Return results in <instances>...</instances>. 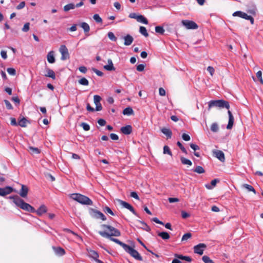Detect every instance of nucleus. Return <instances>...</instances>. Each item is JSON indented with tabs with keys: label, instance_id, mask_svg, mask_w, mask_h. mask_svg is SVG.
Returning a JSON list of instances; mask_svg holds the SVG:
<instances>
[{
	"label": "nucleus",
	"instance_id": "680f3d73",
	"mask_svg": "<svg viewBox=\"0 0 263 263\" xmlns=\"http://www.w3.org/2000/svg\"><path fill=\"white\" fill-rule=\"evenodd\" d=\"M145 67V65L143 64H139L137 66V70L138 71H142Z\"/></svg>",
	"mask_w": 263,
	"mask_h": 263
},
{
	"label": "nucleus",
	"instance_id": "58836bf2",
	"mask_svg": "<svg viewBox=\"0 0 263 263\" xmlns=\"http://www.w3.org/2000/svg\"><path fill=\"white\" fill-rule=\"evenodd\" d=\"M194 172L197 173L198 174H202L204 173L205 171L204 168L200 166H197L194 170Z\"/></svg>",
	"mask_w": 263,
	"mask_h": 263
},
{
	"label": "nucleus",
	"instance_id": "72a5a7b5",
	"mask_svg": "<svg viewBox=\"0 0 263 263\" xmlns=\"http://www.w3.org/2000/svg\"><path fill=\"white\" fill-rule=\"evenodd\" d=\"M176 256L180 259L184 260L188 262L192 261V258L190 256H183L182 255H176Z\"/></svg>",
	"mask_w": 263,
	"mask_h": 263
},
{
	"label": "nucleus",
	"instance_id": "37998d69",
	"mask_svg": "<svg viewBox=\"0 0 263 263\" xmlns=\"http://www.w3.org/2000/svg\"><path fill=\"white\" fill-rule=\"evenodd\" d=\"M192 237V234L190 233H187L184 234L182 237L181 241H186Z\"/></svg>",
	"mask_w": 263,
	"mask_h": 263
},
{
	"label": "nucleus",
	"instance_id": "c756f323",
	"mask_svg": "<svg viewBox=\"0 0 263 263\" xmlns=\"http://www.w3.org/2000/svg\"><path fill=\"white\" fill-rule=\"evenodd\" d=\"M75 8V5L74 4L70 3L64 6L63 9L65 11L67 12L71 9H74Z\"/></svg>",
	"mask_w": 263,
	"mask_h": 263
},
{
	"label": "nucleus",
	"instance_id": "f257e3e1",
	"mask_svg": "<svg viewBox=\"0 0 263 263\" xmlns=\"http://www.w3.org/2000/svg\"><path fill=\"white\" fill-rule=\"evenodd\" d=\"M102 228L104 230L99 231V234L103 237L110 238L111 236H119L120 232L115 228L106 224H102Z\"/></svg>",
	"mask_w": 263,
	"mask_h": 263
},
{
	"label": "nucleus",
	"instance_id": "338daca9",
	"mask_svg": "<svg viewBox=\"0 0 263 263\" xmlns=\"http://www.w3.org/2000/svg\"><path fill=\"white\" fill-rule=\"evenodd\" d=\"M25 3L24 2H22L21 3H20V4L19 5H18L16 6V9L18 10L23 9L25 7Z\"/></svg>",
	"mask_w": 263,
	"mask_h": 263
},
{
	"label": "nucleus",
	"instance_id": "7ed1b4c3",
	"mask_svg": "<svg viewBox=\"0 0 263 263\" xmlns=\"http://www.w3.org/2000/svg\"><path fill=\"white\" fill-rule=\"evenodd\" d=\"M70 197L82 204L87 205H91L93 204V202L90 198L81 194H72L70 195Z\"/></svg>",
	"mask_w": 263,
	"mask_h": 263
},
{
	"label": "nucleus",
	"instance_id": "de8ad7c7",
	"mask_svg": "<svg viewBox=\"0 0 263 263\" xmlns=\"http://www.w3.org/2000/svg\"><path fill=\"white\" fill-rule=\"evenodd\" d=\"M80 126L85 131H88L90 129V126L86 123L83 122L81 124Z\"/></svg>",
	"mask_w": 263,
	"mask_h": 263
},
{
	"label": "nucleus",
	"instance_id": "2eb2a0df",
	"mask_svg": "<svg viewBox=\"0 0 263 263\" xmlns=\"http://www.w3.org/2000/svg\"><path fill=\"white\" fill-rule=\"evenodd\" d=\"M87 250L88 256L93 260L97 259L99 257V254L97 251L92 250L91 248L87 249Z\"/></svg>",
	"mask_w": 263,
	"mask_h": 263
},
{
	"label": "nucleus",
	"instance_id": "39448f33",
	"mask_svg": "<svg viewBox=\"0 0 263 263\" xmlns=\"http://www.w3.org/2000/svg\"><path fill=\"white\" fill-rule=\"evenodd\" d=\"M89 214L90 216L96 219H100L103 221L106 219L105 216L99 211L90 208L89 209Z\"/></svg>",
	"mask_w": 263,
	"mask_h": 263
},
{
	"label": "nucleus",
	"instance_id": "473e14b6",
	"mask_svg": "<svg viewBox=\"0 0 263 263\" xmlns=\"http://www.w3.org/2000/svg\"><path fill=\"white\" fill-rule=\"evenodd\" d=\"M158 235L161 237L163 239H168L170 238V235L168 233L166 232H159Z\"/></svg>",
	"mask_w": 263,
	"mask_h": 263
},
{
	"label": "nucleus",
	"instance_id": "a211bd4d",
	"mask_svg": "<svg viewBox=\"0 0 263 263\" xmlns=\"http://www.w3.org/2000/svg\"><path fill=\"white\" fill-rule=\"evenodd\" d=\"M47 59L49 63L52 64L55 62L54 52L53 51H50L47 55Z\"/></svg>",
	"mask_w": 263,
	"mask_h": 263
},
{
	"label": "nucleus",
	"instance_id": "393cba45",
	"mask_svg": "<svg viewBox=\"0 0 263 263\" xmlns=\"http://www.w3.org/2000/svg\"><path fill=\"white\" fill-rule=\"evenodd\" d=\"M161 132L164 134L167 138H171L172 135V132L170 129L167 128H162L161 129Z\"/></svg>",
	"mask_w": 263,
	"mask_h": 263
},
{
	"label": "nucleus",
	"instance_id": "b1692460",
	"mask_svg": "<svg viewBox=\"0 0 263 263\" xmlns=\"http://www.w3.org/2000/svg\"><path fill=\"white\" fill-rule=\"evenodd\" d=\"M47 73L45 74V77L52 78L53 80L55 79V75L54 72L49 68L46 69Z\"/></svg>",
	"mask_w": 263,
	"mask_h": 263
},
{
	"label": "nucleus",
	"instance_id": "20e7f679",
	"mask_svg": "<svg viewBox=\"0 0 263 263\" xmlns=\"http://www.w3.org/2000/svg\"><path fill=\"white\" fill-rule=\"evenodd\" d=\"M213 106L218 107L220 108H226L229 109L230 105L228 101L223 100H212L209 103V108Z\"/></svg>",
	"mask_w": 263,
	"mask_h": 263
},
{
	"label": "nucleus",
	"instance_id": "6e6552de",
	"mask_svg": "<svg viewBox=\"0 0 263 263\" xmlns=\"http://www.w3.org/2000/svg\"><path fill=\"white\" fill-rule=\"evenodd\" d=\"M59 50L62 55L61 58L62 60L64 61L69 58L68 50L66 46L61 45Z\"/></svg>",
	"mask_w": 263,
	"mask_h": 263
},
{
	"label": "nucleus",
	"instance_id": "9d476101",
	"mask_svg": "<svg viewBox=\"0 0 263 263\" xmlns=\"http://www.w3.org/2000/svg\"><path fill=\"white\" fill-rule=\"evenodd\" d=\"M13 191V189L11 186H6L5 187L0 188V196H5L11 193Z\"/></svg>",
	"mask_w": 263,
	"mask_h": 263
},
{
	"label": "nucleus",
	"instance_id": "f704fd0d",
	"mask_svg": "<svg viewBox=\"0 0 263 263\" xmlns=\"http://www.w3.org/2000/svg\"><path fill=\"white\" fill-rule=\"evenodd\" d=\"M139 32L145 37H147L148 36V33H147V30L145 27L140 26L139 28Z\"/></svg>",
	"mask_w": 263,
	"mask_h": 263
},
{
	"label": "nucleus",
	"instance_id": "5701e85b",
	"mask_svg": "<svg viewBox=\"0 0 263 263\" xmlns=\"http://www.w3.org/2000/svg\"><path fill=\"white\" fill-rule=\"evenodd\" d=\"M107 62L108 64L104 66V68L108 71L114 70L115 69L112 60L111 59H108Z\"/></svg>",
	"mask_w": 263,
	"mask_h": 263
},
{
	"label": "nucleus",
	"instance_id": "f03ea898",
	"mask_svg": "<svg viewBox=\"0 0 263 263\" xmlns=\"http://www.w3.org/2000/svg\"><path fill=\"white\" fill-rule=\"evenodd\" d=\"M9 198L12 199L14 203L22 210L31 213L35 212V210L33 206L24 202V201L18 196H10Z\"/></svg>",
	"mask_w": 263,
	"mask_h": 263
},
{
	"label": "nucleus",
	"instance_id": "aec40b11",
	"mask_svg": "<svg viewBox=\"0 0 263 263\" xmlns=\"http://www.w3.org/2000/svg\"><path fill=\"white\" fill-rule=\"evenodd\" d=\"M80 26L84 30L86 35H89L88 32L90 30L89 25L87 23L83 22L80 24Z\"/></svg>",
	"mask_w": 263,
	"mask_h": 263
},
{
	"label": "nucleus",
	"instance_id": "bf43d9fd",
	"mask_svg": "<svg viewBox=\"0 0 263 263\" xmlns=\"http://www.w3.org/2000/svg\"><path fill=\"white\" fill-rule=\"evenodd\" d=\"M182 138L185 141H190L191 139L190 136L186 134H183L182 136Z\"/></svg>",
	"mask_w": 263,
	"mask_h": 263
},
{
	"label": "nucleus",
	"instance_id": "c85d7f7f",
	"mask_svg": "<svg viewBox=\"0 0 263 263\" xmlns=\"http://www.w3.org/2000/svg\"><path fill=\"white\" fill-rule=\"evenodd\" d=\"M137 21L138 22L142 23L144 24H148V21H147V19L142 15H139V16L137 17Z\"/></svg>",
	"mask_w": 263,
	"mask_h": 263
},
{
	"label": "nucleus",
	"instance_id": "412c9836",
	"mask_svg": "<svg viewBox=\"0 0 263 263\" xmlns=\"http://www.w3.org/2000/svg\"><path fill=\"white\" fill-rule=\"evenodd\" d=\"M124 44L126 46H129V45H131L134 40L133 37L129 34L124 36Z\"/></svg>",
	"mask_w": 263,
	"mask_h": 263
},
{
	"label": "nucleus",
	"instance_id": "4c0bfd02",
	"mask_svg": "<svg viewBox=\"0 0 263 263\" xmlns=\"http://www.w3.org/2000/svg\"><path fill=\"white\" fill-rule=\"evenodd\" d=\"M242 186L244 188L248 190L249 191L253 192L255 194H256V191H255V189H254V187L252 185L248 184H243L242 185Z\"/></svg>",
	"mask_w": 263,
	"mask_h": 263
},
{
	"label": "nucleus",
	"instance_id": "ddd939ff",
	"mask_svg": "<svg viewBox=\"0 0 263 263\" xmlns=\"http://www.w3.org/2000/svg\"><path fill=\"white\" fill-rule=\"evenodd\" d=\"M215 156L220 161L224 162L225 160L224 154L221 151L216 150L213 152Z\"/></svg>",
	"mask_w": 263,
	"mask_h": 263
},
{
	"label": "nucleus",
	"instance_id": "49530a36",
	"mask_svg": "<svg viewBox=\"0 0 263 263\" xmlns=\"http://www.w3.org/2000/svg\"><path fill=\"white\" fill-rule=\"evenodd\" d=\"M202 259L204 263H214L213 261L207 256H203Z\"/></svg>",
	"mask_w": 263,
	"mask_h": 263
},
{
	"label": "nucleus",
	"instance_id": "774afa93",
	"mask_svg": "<svg viewBox=\"0 0 263 263\" xmlns=\"http://www.w3.org/2000/svg\"><path fill=\"white\" fill-rule=\"evenodd\" d=\"M159 93L161 96H164L165 95V90L163 88H160L159 89Z\"/></svg>",
	"mask_w": 263,
	"mask_h": 263
},
{
	"label": "nucleus",
	"instance_id": "052dcab7",
	"mask_svg": "<svg viewBox=\"0 0 263 263\" xmlns=\"http://www.w3.org/2000/svg\"><path fill=\"white\" fill-rule=\"evenodd\" d=\"M130 197L137 199L139 200V197L137 194V193L135 192H132L130 193Z\"/></svg>",
	"mask_w": 263,
	"mask_h": 263
},
{
	"label": "nucleus",
	"instance_id": "5fc2aeb1",
	"mask_svg": "<svg viewBox=\"0 0 263 263\" xmlns=\"http://www.w3.org/2000/svg\"><path fill=\"white\" fill-rule=\"evenodd\" d=\"M29 30V23H25L22 28V31L24 32H27Z\"/></svg>",
	"mask_w": 263,
	"mask_h": 263
},
{
	"label": "nucleus",
	"instance_id": "f3484780",
	"mask_svg": "<svg viewBox=\"0 0 263 263\" xmlns=\"http://www.w3.org/2000/svg\"><path fill=\"white\" fill-rule=\"evenodd\" d=\"M47 211V209L46 206L45 205H42L37 210H35L34 213H36L39 216H41L43 214L46 213Z\"/></svg>",
	"mask_w": 263,
	"mask_h": 263
},
{
	"label": "nucleus",
	"instance_id": "4468645a",
	"mask_svg": "<svg viewBox=\"0 0 263 263\" xmlns=\"http://www.w3.org/2000/svg\"><path fill=\"white\" fill-rule=\"evenodd\" d=\"M28 188L27 186L22 184L21 189L20 191L19 194L21 197L23 198H26L28 193Z\"/></svg>",
	"mask_w": 263,
	"mask_h": 263
},
{
	"label": "nucleus",
	"instance_id": "a18cd8bd",
	"mask_svg": "<svg viewBox=\"0 0 263 263\" xmlns=\"http://www.w3.org/2000/svg\"><path fill=\"white\" fill-rule=\"evenodd\" d=\"M103 211L106 214H109L112 216L114 215V213L112 211V210L108 206H105L103 209Z\"/></svg>",
	"mask_w": 263,
	"mask_h": 263
},
{
	"label": "nucleus",
	"instance_id": "c9c22d12",
	"mask_svg": "<svg viewBox=\"0 0 263 263\" xmlns=\"http://www.w3.org/2000/svg\"><path fill=\"white\" fill-rule=\"evenodd\" d=\"M78 83L82 85L88 86L89 85V82L85 78H82L78 81Z\"/></svg>",
	"mask_w": 263,
	"mask_h": 263
},
{
	"label": "nucleus",
	"instance_id": "7c9ffc66",
	"mask_svg": "<svg viewBox=\"0 0 263 263\" xmlns=\"http://www.w3.org/2000/svg\"><path fill=\"white\" fill-rule=\"evenodd\" d=\"M29 151L31 154H36L40 153V150L37 147L29 146Z\"/></svg>",
	"mask_w": 263,
	"mask_h": 263
},
{
	"label": "nucleus",
	"instance_id": "2f4dec72",
	"mask_svg": "<svg viewBox=\"0 0 263 263\" xmlns=\"http://www.w3.org/2000/svg\"><path fill=\"white\" fill-rule=\"evenodd\" d=\"M180 160L183 164L187 165L189 166H191L192 165V162L191 161L184 157H181Z\"/></svg>",
	"mask_w": 263,
	"mask_h": 263
},
{
	"label": "nucleus",
	"instance_id": "e433bc0d",
	"mask_svg": "<svg viewBox=\"0 0 263 263\" xmlns=\"http://www.w3.org/2000/svg\"><path fill=\"white\" fill-rule=\"evenodd\" d=\"M155 31L156 32L160 34H163L165 30L163 27L160 26H158L155 27Z\"/></svg>",
	"mask_w": 263,
	"mask_h": 263
},
{
	"label": "nucleus",
	"instance_id": "8fccbe9b",
	"mask_svg": "<svg viewBox=\"0 0 263 263\" xmlns=\"http://www.w3.org/2000/svg\"><path fill=\"white\" fill-rule=\"evenodd\" d=\"M7 71L10 75L14 76L16 74V70L13 68H8Z\"/></svg>",
	"mask_w": 263,
	"mask_h": 263
},
{
	"label": "nucleus",
	"instance_id": "09e8293b",
	"mask_svg": "<svg viewBox=\"0 0 263 263\" xmlns=\"http://www.w3.org/2000/svg\"><path fill=\"white\" fill-rule=\"evenodd\" d=\"M108 38L112 41H116L117 37L115 36L114 34L112 32H109L108 33Z\"/></svg>",
	"mask_w": 263,
	"mask_h": 263
},
{
	"label": "nucleus",
	"instance_id": "423d86ee",
	"mask_svg": "<svg viewBox=\"0 0 263 263\" xmlns=\"http://www.w3.org/2000/svg\"><path fill=\"white\" fill-rule=\"evenodd\" d=\"M125 251L137 260H142V257L134 248H124Z\"/></svg>",
	"mask_w": 263,
	"mask_h": 263
},
{
	"label": "nucleus",
	"instance_id": "dca6fc26",
	"mask_svg": "<svg viewBox=\"0 0 263 263\" xmlns=\"http://www.w3.org/2000/svg\"><path fill=\"white\" fill-rule=\"evenodd\" d=\"M233 16H239L240 17L245 18V19H246L247 20H248L250 16V15H248L247 13H246L245 12H243L242 11H238L235 12L233 14Z\"/></svg>",
	"mask_w": 263,
	"mask_h": 263
},
{
	"label": "nucleus",
	"instance_id": "cd10ccee",
	"mask_svg": "<svg viewBox=\"0 0 263 263\" xmlns=\"http://www.w3.org/2000/svg\"><path fill=\"white\" fill-rule=\"evenodd\" d=\"M123 114L124 115L129 116V115H133L134 114V111L130 107H128L125 108L123 110Z\"/></svg>",
	"mask_w": 263,
	"mask_h": 263
},
{
	"label": "nucleus",
	"instance_id": "ea45409f",
	"mask_svg": "<svg viewBox=\"0 0 263 263\" xmlns=\"http://www.w3.org/2000/svg\"><path fill=\"white\" fill-rule=\"evenodd\" d=\"M163 154H168L170 156L172 155V153L168 146L165 145L163 147Z\"/></svg>",
	"mask_w": 263,
	"mask_h": 263
},
{
	"label": "nucleus",
	"instance_id": "6e6d98bb",
	"mask_svg": "<svg viewBox=\"0 0 263 263\" xmlns=\"http://www.w3.org/2000/svg\"><path fill=\"white\" fill-rule=\"evenodd\" d=\"M4 102L5 103L6 107L8 109H11L13 108V107L10 102L7 100H4Z\"/></svg>",
	"mask_w": 263,
	"mask_h": 263
},
{
	"label": "nucleus",
	"instance_id": "e2e57ef3",
	"mask_svg": "<svg viewBox=\"0 0 263 263\" xmlns=\"http://www.w3.org/2000/svg\"><path fill=\"white\" fill-rule=\"evenodd\" d=\"M79 70L83 73H85L87 71V68L84 66L79 67Z\"/></svg>",
	"mask_w": 263,
	"mask_h": 263
},
{
	"label": "nucleus",
	"instance_id": "13d9d810",
	"mask_svg": "<svg viewBox=\"0 0 263 263\" xmlns=\"http://www.w3.org/2000/svg\"><path fill=\"white\" fill-rule=\"evenodd\" d=\"M248 12L251 14L255 15L256 12V8L255 6H253L252 8L248 10Z\"/></svg>",
	"mask_w": 263,
	"mask_h": 263
},
{
	"label": "nucleus",
	"instance_id": "c03bdc74",
	"mask_svg": "<svg viewBox=\"0 0 263 263\" xmlns=\"http://www.w3.org/2000/svg\"><path fill=\"white\" fill-rule=\"evenodd\" d=\"M111 240L114 241L116 242H117L118 244L121 245L122 247H128L127 245L122 243L120 240H119L117 239L113 238H112V236H111L110 238H109Z\"/></svg>",
	"mask_w": 263,
	"mask_h": 263
},
{
	"label": "nucleus",
	"instance_id": "0e129e2a",
	"mask_svg": "<svg viewBox=\"0 0 263 263\" xmlns=\"http://www.w3.org/2000/svg\"><path fill=\"white\" fill-rule=\"evenodd\" d=\"M106 121L104 119H100L99 120H98V123L100 125V126H104L105 124H106Z\"/></svg>",
	"mask_w": 263,
	"mask_h": 263
},
{
	"label": "nucleus",
	"instance_id": "603ef678",
	"mask_svg": "<svg viewBox=\"0 0 263 263\" xmlns=\"http://www.w3.org/2000/svg\"><path fill=\"white\" fill-rule=\"evenodd\" d=\"M194 253L202 255L203 253V250L201 249L202 248H194Z\"/></svg>",
	"mask_w": 263,
	"mask_h": 263
},
{
	"label": "nucleus",
	"instance_id": "864d4df0",
	"mask_svg": "<svg viewBox=\"0 0 263 263\" xmlns=\"http://www.w3.org/2000/svg\"><path fill=\"white\" fill-rule=\"evenodd\" d=\"M262 73H261V71H258L257 73H256V77H257V78L259 80V81L261 83V84H263V80L262 79Z\"/></svg>",
	"mask_w": 263,
	"mask_h": 263
},
{
	"label": "nucleus",
	"instance_id": "0eeeda50",
	"mask_svg": "<svg viewBox=\"0 0 263 263\" xmlns=\"http://www.w3.org/2000/svg\"><path fill=\"white\" fill-rule=\"evenodd\" d=\"M181 23L187 29H196L198 28L197 24L192 21L182 20Z\"/></svg>",
	"mask_w": 263,
	"mask_h": 263
},
{
	"label": "nucleus",
	"instance_id": "69168bd1",
	"mask_svg": "<svg viewBox=\"0 0 263 263\" xmlns=\"http://www.w3.org/2000/svg\"><path fill=\"white\" fill-rule=\"evenodd\" d=\"M110 138L113 140H117L119 139V137L116 134H111L110 135Z\"/></svg>",
	"mask_w": 263,
	"mask_h": 263
},
{
	"label": "nucleus",
	"instance_id": "bb28decb",
	"mask_svg": "<svg viewBox=\"0 0 263 263\" xmlns=\"http://www.w3.org/2000/svg\"><path fill=\"white\" fill-rule=\"evenodd\" d=\"M28 123L29 121L25 118H23L18 121V124L22 127H25Z\"/></svg>",
	"mask_w": 263,
	"mask_h": 263
},
{
	"label": "nucleus",
	"instance_id": "1a4fd4ad",
	"mask_svg": "<svg viewBox=\"0 0 263 263\" xmlns=\"http://www.w3.org/2000/svg\"><path fill=\"white\" fill-rule=\"evenodd\" d=\"M117 201L123 207L129 210L130 212H132L135 215H137L136 212L135 211L134 209L130 204H129L128 203H127L125 201H124L122 200H120V199H118Z\"/></svg>",
	"mask_w": 263,
	"mask_h": 263
},
{
	"label": "nucleus",
	"instance_id": "f8f14e48",
	"mask_svg": "<svg viewBox=\"0 0 263 263\" xmlns=\"http://www.w3.org/2000/svg\"><path fill=\"white\" fill-rule=\"evenodd\" d=\"M228 115H229V122H228V124L227 126V128L228 129H231L233 127L234 119V117L230 110H229L228 111Z\"/></svg>",
	"mask_w": 263,
	"mask_h": 263
},
{
	"label": "nucleus",
	"instance_id": "4d7b16f0",
	"mask_svg": "<svg viewBox=\"0 0 263 263\" xmlns=\"http://www.w3.org/2000/svg\"><path fill=\"white\" fill-rule=\"evenodd\" d=\"M207 70L209 71V72L210 73L211 76H213L214 74V73L215 72L214 68L212 66H208L207 68Z\"/></svg>",
	"mask_w": 263,
	"mask_h": 263
},
{
	"label": "nucleus",
	"instance_id": "3c124183",
	"mask_svg": "<svg viewBox=\"0 0 263 263\" xmlns=\"http://www.w3.org/2000/svg\"><path fill=\"white\" fill-rule=\"evenodd\" d=\"M177 145L179 147V148L181 149L182 152L185 154H187V151L185 147L182 145V144L179 141H178L177 143Z\"/></svg>",
	"mask_w": 263,
	"mask_h": 263
},
{
	"label": "nucleus",
	"instance_id": "a878e982",
	"mask_svg": "<svg viewBox=\"0 0 263 263\" xmlns=\"http://www.w3.org/2000/svg\"><path fill=\"white\" fill-rule=\"evenodd\" d=\"M219 182V180L218 179H214L212 180L211 182V184H205V187L206 189L209 190L212 189L216 184V183Z\"/></svg>",
	"mask_w": 263,
	"mask_h": 263
},
{
	"label": "nucleus",
	"instance_id": "79ce46f5",
	"mask_svg": "<svg viewBox=\"0 0 263 263\" xmlns=\"http://www.w3.org/2000/svg\"><path fill=\"white\" fill-rule=\"evenodd\" d=\"M93 18L98 23H101L102 22V19L98 14H94Z\"/></svg>",
	"mask_w": 263,
	"mask_h": 263
},
{
	"label": "nucleus",
	"instance_id": "6ab92c4d",
	"mask_svg": "<svg viewBox=\"0 0 263 263\" xmlns=\"http://www.w3.org/2000/svg\"><path fill=\"white\" fill-rule=\"evenodd\" d=\"M121 131L125 135H129L132 132V127L130 125H126L121 128Z\"/></svg>",
	"mask_w": 263,
	"mask_h": 263
},
{
	"label": "nucleus",
	"instance_id": "4be33fe9",
	"mask_svg": "<svg viewBox=\"0 0 263 263\" xmlns=\"http://www.w3.org/2000/svg\"><path fill=\"white\" fill-rule=\"evenodd\" d=\"M54 253L58 256H62L65 254V251L63 248H53Z\"/></svg>",
	"mask_w": 263,
	"mask_h": 263
},
{
	"label": "nucleus",
	"instance_id": "9b49d317",
	"mask_svg": "<svg viewBox=\"0 0 263 263\" xmlns=\"http://www.w3.org/2000/svg\"><path fill=\"white\" fill-rule=\"evenodd\" d=\"M101 98L98 95H95L93 97L94 103L96 105V110L100 111L102 109V105L100 103Z\"/></svg>",
	"mask_w": 263,
	"mask_h": 263
},
{
	"label": "nucleus",
	"instance_id": "a19ab883",
	"mask_svg": "<svg viewBox=\"0 0 263 263\" xmlns=\"http://www.w3.org/2000/svg\"><path fill=\"white\" fill-rule=\"evenodd\" d=\"M211 129L213 132H217L219 129L218 125L216 123H214L211 125Z\"/></svg>",
	"mask_w": 263,
	"mask_h": 263
}]
</instances>
